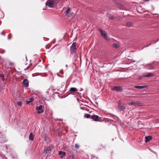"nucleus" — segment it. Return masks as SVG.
<instances>
[{"label":"nucleus","mask_w":159,"mask_h":159,"mask_svg":"<svg viewBox=\"0 0 159 159\" xmlns=\"http://www.w3.org/2000/svg\"><path fill=\"white\" fill-rule=\"evenodd\" d=\"M54 149L52 146H50L44 149V153L45 155L48 156L49 155H52L54 152Z\"/></svg>","instance_id":"nucleus-1"},{"label":"nucleus","mask_w":159,"mask_h":159,"mask_svg":"<svg viewBox=\"0 0 159 159\" xmlns=\"http://www.w3.org/2000/svg\"><path fill=\"white\" fill-rule=\"evenodd\" d=\"M98 30L100 31L101 34V35L102 37L107 41H108L109 39H108L107 34L105 31H103L100 29H99Z\"/></svg>","instance_id":"nucleus-2"},{"label":"nucleus","mask_w":159,"mask_h":159,"mask_svg":"<svg viewBox=\"0 0 159 159\" xmlns=\"http://www.w3.org/2000/svg\"><path fill=\"white\" fill-rule=\"evenodd\" d=\"M54 0H48L46 3V5L50 7H54Z\"/></svg>","instance_id":"nucleus-3"},{"label":"nucleus","mask_w":159,"mask_h":159,"mask_svg":"<svg viewBox=\"0 0 159 159\" xmlns=\"http://www.w3.org/2000/svg\"><path fill=\"white\" fill-rule=\"evenodd\" d=\"M123 89L122 87L118 86H114L111 88V90H116L118 92H122Z\"/></svg>","instance_id":"nucleus-4"},{"label":"nucleus","mask_w":159,"mask_h":159,"mask_svg":"<svg viewBox=\"0 0 159 159\" xmlns=\"http://www.w3.org/2000/svg\"><path fill=\"white\" fill-rule=\"evenodd\" d=\"M43 106L42 105H40L39 106H37L36 107V110L38 111L37 113L40 114L43 113V110L42 109Z\"/></svg>","instance_id":"nucleus-5"},{"label":"nucleus","mask_w":159,"mask_h":159,"mask_svg":"<svg viewBox=\"0 0 159 159\" xmlns=\"http://www.w3.org/2000/svg\"><path fill=\"white\" fill-rule=\"evenodd\" d=\"M91 118L93 121H97L99 120V119L100 118V117L98 115H94L91 116Z\"/></svg>","instance_id":"nucleus-6"},{"label":"nucleus","mask_w":159,"mask_h":159,"mask_svg":"<svg viewBox=\"0 0 159 159\" xmlns=\"http://www.w3.org/2000/svg\"><path fill=\"white\" fill-rule=\"evenodd\" d=\"M140 102L139 101L134 102L133 101H132L129 103V104L130 105L134 106L140 105Z\"/></svg>","instance_id":"nucleus-7"},{"label":"nucleus","mask_w":159,"mask_h":159,"mask_svg":"<svg viewBox=\"0 0 159 159\" xmlns=\"http://www.w3.org/2000/svg\"><path fill=\"white\" fill-rule=\"evenodd\" d=\"M77 49L76 48H70V52L71 54H75L76 53Z\"/></svg>","instance_id":"nucleus-8"},{"label":"nucleus","mask_w":159,"mask_h":159,"mask_svg":"<svg viewBox=\"0 0 159 159\" xmlns=\"http://www.w3.org/2000/svg\"><path fill=\"white\" fill-rule=\"evenodd\" d=\"M22 83L25 87H27L29 86V81L27 79H24Z\"/></svg>","instance_id":"nucleus-9"},{"label":"nucleus","mask_w":159,"mask_h":159,"mask_svg":"<svg viewBox=\"0 0 159 159\" xmlns=\"http://www.w3.org/2000/svg\"><path fill=\"white\" fill-rule=\"evenodd\" d=\"M118 108L120 111L124 110L125 109V107L124 105H121L120 104H118Z\"/></svg>","instance_id":"nucleus-10"},{"label":"nucleus","mask_w":159,"mask_h":159,"mask_svg":"<svg viewBox=\"0 0 159 159\" xmlns=\"http://www.w3.org/2000/svg\"><path fill=\"white\" fill-rule=\"evenodd\" d=\"M154 75L152 73H144L143 74V76L144 77H150L151 76H153Z\"/></svg>","instance_id":"nucleus-11"},{"label":"nucleus","mask_w":159,"mask_h":159,"mask_svg":"<svg viewBox=\"0 0 159 159\" xmlns=\"http://www.w3.org/2000/svg\"><path fill=\"white\" fill-rule=\"evenodd\" d=\"M145 139H146L145 142L146 143H147L150 141L152 139V137L151 136H146L145 137Z\"/></svg>","instance_id":"nucleus-12"},{"label":"nucleus","mask_w":159,"mask_h":159,"mask_svg":"<svg viewBox=\"0 0 159 159\" xmlns=\"http://www.w3.org/2000/svg\"><path fill=\"white\" fill-rule=\"evenodd\" d=\"M29 139L31 141H33L34 139V135L33 134L32 132H31L29 135Z\"/></svg>","instance_id":"nucleus-13"},{"label":"nucleus","mask_w":159,"mask_h":159,"mask_svg":"<svg viewBox=\"0 0 159 159\" xmlns=\"http://www.w3.org/2000/svg\"><path fill=\"white\" fill-rule=\"evenodd\" d=\"M59 154L60 156L61 157H62L66 155V153L62 151H59Z\"/></svg>","instance_id":"nucleus-14"},{"label":"nucleus","mask_w":159,"mask_h":159,"mask_svg":"<svg viewBox=\"0 0 159 159\" xmlns=\"http://www.w3.org/2000/svg\"><path fill=\"white\" fill-rule=\"evenodd\" d=\"M146 87V86H135V88H136L142 89L145 88Z\"/></svg>","instance_id":"nucleus-15"},{"label":"nucleus","mask_w":159,"mask_h":159,"mask_svg":"<svg viewBox=\"0 0 159 159\" xmlns=\"http://www.w3.org/2000/svg\"><path fill=\"white\" fill-rule=\"evenodd\" d=\"M77 91V89L75 88H71L69 90V91L72 92H75Z\"/></svg>","instance_id":"nucleus-16"},{"label":"nucleus","mask_w":159,"mask_h":159,"mask_svg":"<svg viewBox=\"0 0 159 159\" xmlns=\"http://www.w3.org/2000/svg\"><path fill=\"white\" fill-rule=\"evenodd\" d=\"M126 25L128 27H130L133 26V24L132 22H129L127 23Z\"/></svg>","instance_id":"nucleus-17"},{"label":"nucleus","mask_w":159,"mask_h":159,"mask_svg":"<svg viewBox=\"0 0 159 159\" xmlns=\"http://www.w3.org/2000/svg\"><path fill=\"white\" fill-rule=\"evenodd\" d=\"M107 16L108 18L110 20H113L114 19V17L113 15L110 14H107Z\"/></svg>","instance_id":"nucleus-18"},{"label":"nucleus","mask_w":159,"mask_h":159,"mask_svg":"<svg viewBox=\"0 0 159 159\" xmlns=\"http://www.w3.org/2000/svg\"><path fill=\"white\" fill-rule=\"evenodd\" d=\"M119 45L117 43H115L113 44V47L114 48H119Z\"/></svg>","instance_id":"nucleus-19"},{"label":"nucleus","mask_w":159,"mask_h":159,"mask_svg":"<svg viewBox=\"0 0 159 159\" xmlns=\"http://www.w3.org/2000/svg\"><path fill=\"white\" fill-rule=\"evenodd\" d=\"M76 43L75 42H74L71 46L70 48H76Z\"/></svg>","instance_id":"nucleus-20"},{"label":"nucleus","mask_w":159,"mask_h":159,"mask_svg":"<svg viewBox=\"0 0 159 159\" xmlns=\"http://www.w3.org/2000/svg\"><path fill=\"white\" fill-rule=\"evenodd\" d=\"M84 116L87 118H89L91 117V115L88 114H85Z\"/></svg>","instance_id":"nucleus-21"},{"label":"nucleus","mask_w":159,"mask_h":159,"mask_svg":"<svg viewBox=\"0 0 159 159\" xmlns=\"http://www.w3.org/2000/svg\"><path fill=\"white\" fill-rule=\"evenodd\" d=\"M0 77L2 78V80L3 81L5 80L4 75L3 74L0 75Z\"/></svg>","instance_id":"nucleus-22"},{"label":"nucleus","mask_w":159,"mask_h":159,"mask_svg":"<svg viewBox=\"0 0 159 159\" xmlns=\"http://www.w3.org/2000/svg\"><path fill=\"white\" fill-rule=\"evenodd\" d=\"M70 8L69 7H67V10H66V11L65 12V13L66 14H68L69 11H70Z\"/></svg>","instance_id":"nucleus-23"},{"label":"nucleus","mask_w":159,"mask_h":159,"mask_svg":"<svg viewBox=\"0 0 159 159\" xmlns=\"http://www.w3.org/2000/svg\"><path fill=\"white\" fill-rule=\"evenodd\" d=\"M80 147V146L77 144H75V148L76 149H78Z\"/></svg>","instance_id":"nucleus-24"},{"label":"nucleus","mask_w":159,"mask_h":159,"mask_svg":"<svg viewBox=\"0 0 159 159\" xmlns=\"http://www.w3.org/2000/svg\"><path fill=\"white\" fill-rule=\"evenodd\" d=\"M17 104L18 106H21L22 105V102H17Z\"/></svg>","instance_id":"nucleus-25"},{"label":"nucleus","mask_w":159,"mask_h":159,"mask_svg":"<svg viewBox=\"0 0 159 159\" xmlns=\"http://www.w3.org/2000/svg\"><path fill=\"white\" fill-rule=\"evenodd\" d=\"M11 37H12V35H11V33H10L8 35V39H10L11 38Z\"/></svg>","instance_id":"nucleus-26"},{"label":"nucleus","mask_w":159,"mask_h":159,"mask_svg":"<svg viewBox=\"0 0 159 159\" xmlns=\"http://www.w3.org/2000/svg\"><path fill=\"white\" fill-rule=\"evenodd\" d=\"M69 159H75L73 155L70 156L69 157Z\"/></svg>","instance_id":"nucleus-27"},{"label":"nucleus","mask_w":159,"mask_h":159,"mask_svg":"<svg viewBox=\"0 0 159 159\" xmlns=\"http://www.w3.org/2000/svg\"><path fill=\"white\" fill-rule=\"evenodd\" d=\"M31 102H30V100H27L26 101V103L27 104H29L30 103H31Z\"/></svg>","instance_id":"nucleus-28"},{"label":"nucleus","mask_w":159,"mask_h":159,"mask_svg":"<svg viewBox=\"0 0 159 159\" xmlns=\"http://www.w3.org/2000/svg\"><path fill=\"white\" fill-rule=\"evenodd\" d=\"M9 64L10 65L13 66L14 65V63L13 62H9Z\"/></svg>","instance_id":"nucleus-29"},{"label":"nucleus","mask_w":159,"mask_h":159,"mask_svg":"<svg viewBox=\"0 0 159 159\" xmlns=\"http://www.w3.org/2000/svg\"><path fill=\"white\" fill-rule=\"evenodd\" d=\"M104 120H102L101 119V118L100 117V118L99 119V120L98 121H100V122H102L103 121H104Z\"/></svg>","instance_id":"nucleus-30"},{"label":"nucleus","mask_w":159,"mask_h":159,"mask_svg":"<svg viewBox=\"0 0 159 159\" xmlns=\"http://www.w3.org/2000/svg\"><path fill=\"white\" fill-rule=\"evenodd\" d=\"M73 14V13H70V14H69L68 15V16H69V17H70V16H72Z\"/></svg>","instance_id":"nucleus-31"},{"label":"nucleus","mask_w":159,"mask_h":159,"mask_svg":"<svg viewBox=\"0 0 159 159\" xmlns=\"http://www.w3.org/2000/svg\"><path fill=\"white\" fill-rule=\"evenodd\" d=\"M1 34L2 35H3L4 36L5 35V34L4 33V31H2V32L1 33Z\"/></svg>","instance_id":"nucleus-32"},{"label":"nucleus","mask_w":159,"mask_h":159,"mask_svg":"<svg viewBox=\"0 0 159 159\" xmlns=\"http://www.w3.org/2000/svg\"><path fill=\"white\" fill-rule=\"evenodd\" d=\"M33 100H34V98H31L30 99V102H32Z\"/></svg>","instance_id":"nucleus-33"},{"label":"nucleus","mask_w":159,"mask_h":159,"mask_svg":"<svg viewBox=\"0 0 159 159\" xmlns=\"http://www.w3.org/2000/svg\"><path fill=\"white\" fill-rule=\"evenodd\" d=\"M5 67L6 69H8L9 68V66H5Z\"/></svg>","instance_id":"nucleus-34"},{"label":"nucleus","mask_w":159,"mask_h":159,"mask_svg":"<svg viewBox=\"0 0 159 159\" xmlns=\"http://www.w3.org/2000/svg\"><path fill=\"white\" fill-rule=\"evenodd\" d=\"M144 1H145L146 2H148L149 1V0H143Z\"/></svg>","instance_id":"nucleus-35"},{"label":"nucleus","mask_w":159,"mask_h":159,"mask_svg":"<svg viewBox=\"0 0 159 159\" xmlns=\"http://www.w3.org/2000/svg\"><path fill=\"white\" fill-rule=\"evenodd\" d=\"M67 68L68 67V65H66L65 66Z\"/></svg>","instance_id":"nucleus-36"},{"label":"nucleus","mask_w":159,"mask_h":159,"mask_svg":"<svg viewBox=\"0 0 159 159\" xmlns=\"http://www.w3.org/2000/svg\"><path fill=\"white\" fill-rule=\"evenodd\" d=\"M28 68H27L26 69H25V70L26 69H28Z\"/></svg>","instance_id":"nucleus-37"}]
</instances>
